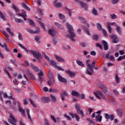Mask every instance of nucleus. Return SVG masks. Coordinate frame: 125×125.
I'll list each match as a JSON object with an SVG mask.
<instances>
[{
    "instance_id": "a211bd4d",
    "label": "nucleus",
    "mask_w": 125,
    "mask_h": 125,
    "mask_svg": "<svg viewBox=\"0 0 125 125\" xmlns=\"http://www.w3.org/2000/svg\"><path fill=\"white\" fill-rule=\"evenodd\" d=\"M76 62L79 66H80V67H84V64L83 63V62L77 60Z\"/></svg>"
},
{
    "instance_id": "6ab92c4d",
    "label": "nucleus",
    "mask_w": 125,
    "mask_h": 125,
    "mask_svg": "<svg viewBox=\"0 0 125 125\" xmlns=\"http://www.w3.org/2000/svg\"><path fill=\"white\" fill-rule=\"evenodd\" d=\"M49 81L47 82L49 85H51V84H53V83H55L53 77L51 78H49Z\"/></svg>"
},
{
    "instance_id": "6e6d98bb",
    "label": "nucleus",
    "mask_w": 125,
    "mask_h": 125,
    "mask_svg": "<svg viewBox=\"0 0 125 125\" xmlns=\"http://www.w3.org/2000/svg\"><path fill=\"white\" fill-rule=\"evenodd\" d=\"M109 38H110V39H113V40H114V39H116V38H117V37L115 35L112 34L111 35H110L109 36Z\"/></svg>"
},
{
    "instance_id": "c9c22d12",
    "label": "nucleus",
    "mask_w": 125,
    "mask_h": 125,
    "mask_svg": "<svg viewBox=\"0 0 125 125\" xmlns=\"http://www.w3.org/2000/svg\"><path fill=\"white\" fill-rule=\"evenodd\" d=\"M85 62L87 67H91V65L90 64V60L88 59L86 60Z\"/></svg>"
},
{
    "instance_id": "ddd939ff",
    "label": "nucleus",
    "mask_w": 125,
    "mask_h": 125,
    "mask_svg": "<svg viewBox=\"0 0 125 125\" xmlns=\"http://www.w3.org/2000/svg\"><path fill=\"white\" fill-rule=\"evenodd\" d=\"M48 63L49 65H51V66H52V67H54L55 68H56V67H57V63L54 60H50L48 62Z\"/></svg>"
},
{
    "instance_id": "09e8293b",
    "label": "nucleus",
    "mask_w": 125,
    "mask_h": 125,
    "mask_svg": "<svg viewBox=\"0 0 125 125\" xmlns=\"http://www.w3.org/2000/svg\"><path fill=\"white\" fill-rule=\"evenodd\" d=\"M50 98L53 102H55V101H56V98H55V96L50 95Z\"/></svg>"
},
{
    "instance_id": "052dcab7",
    "label": "nucleus",
    "mask_w": 125,
    "mask_h": 125,
    "mask_svg": "<svg viewBox=\"0 0 125 125\" xmlns=\"http://www.w3.org/2000/svg\"><path fill=\"white\" fill-rule=\"evenodd\" d=\"M90 55H93V56H95L96 55V52L95 51H92L90 53Z\"/></svg>"
},
{
    "instance_id": "0e129e2a",
    "label": "nucleus",
    "mask_w": 125,
    "mask_h": 125,
    "mask_svg": "<svg viewBox=\"0 0 125 125\" xmlns=\"http://www.w3.org/2000/svg\"><path fill=\"white\" fill-rule=\"evenodd\" d=\"M3 34L4 35V36H5V37L6 38H9V36L8 35V34H7V33H6V32H5V31H2Z\"/></svg>"
},
{
    "instance_id": "cd10ccee",
    "label": "nucleus",
    "mask_w": 125,
    "mask_h": 125,
    "mask_svg": "<svg viewBox=\"0 0 125 125\" xmlns=\"http://www.w3.org/2000/svg\"><path fill=\"white\" fill-rule=\"evenodd\" d=\"M71 94L72 96H76V97L80 96V93L75 91H72Z\"/></svg>"
},
{
    "instance_id": "4468645a",
    "label": "nucleus",
    "mask_w": 125,
    "mask_h": 125,
    "mask_svg": "<svg viewBox=\"0 0 125 125\" xmlns=\"http://www.w3.org/2000/svg\"><path fill=\"white\" fill-rule=\"evenodd\" d=\"M102 43L104 45V50H108L109 47L108 46V43L105 41H102Z\"/></svg>"
},
{
    "instance_id": "2eb2a0df",
    "label": "nucleus",
    "mask_w": 125,
    "mask_h": 125,
    "mask_svg": "<svg viewBox=\"0 0 125 125\" xmlns=\"http://www.w3.org/2000/svg\"><path fill=\"white\" fill-rule=\"evenodd\" d=\"M116 28L115 30L116 31L117 33L118 34H119V35H122V29H121V27L119 25H117V24L115 25Z\"/></svg>"
},
{
    "instance_id": "c03bdc74",
    "label": "nucleus",
    "mask_w": 125,
    "mask_h": 125,
    "mask_svg": "<svg viewBox=\"0 0 125 125\" xmlns=\"http://www.w3.org/2000/svg\"><path fill=\"white\" fill-rule=\"evenodd\" d=\"M44 58L46 59V60H47V61H48V62L50 61V60L49 59V57H48V56H46V55H45V54H44V53H42Z\"/></svg>"
},
{
    "instance_id": "6e6552de",
    "label": "nucleus",
    "mask_w": 125,
    "mask_h": 125,
    "mask_svg": "<svg viewBox=\"0 0 125 125\" xmlns=\"http://www.w3.org/2000/svg\"><path fill=\"white\" fill-rule=\"evenodd\" d=\"M57 78L58 81H59V82H60L61 83H67V79L62 77L61 76V75H60V74H57Z\"/></svg>"
},
{
    "instance_id": "0eeeda50",
    "label": "nucleus",
    "mask_w": 125,
    "mask_h": 125,
    "mask_svg": "<svg viewBox=\"0 0 125 125\" xmlns=\"http://www.w3.org/2000/svg\"><path fill=\"white\" fill-rule=\"evenodd\" d=\"M26 31H27L28 33H29V34H31L32 35L34 34H38V33H40V29H37L36 31H34L29 28H26Z\"/></svg>"
},
{
    "instance_id": "7ed1b4c3",
    "label": "nucleus",
    "mask_w": 125,
    "mask_h": 125,
    "mask_svg": "<svg viewBox=\"0 0 125 125\" xmlns=\"http://www.w3.org/2000/svg\"><path fill=\"white\" fill-rule=\"evenodd\" d=\"M93 94H94V95L97 97V98H98V99H99V100H100V99H101V98H100V97H102V98H103V99H106V98H105V97L104 96V95H103V94H102V93H101V92L100 91H98L96 92H93ZM98 95H99V97Z\"/></svg>"
},
{
    "instance_id": "8fccbe9b",
    "label": "nucleus",
    "mask_w": 125,
    "mask_h": 125,
    "mask_svg": "<svg viewBox=\"0 0 125 125\" xmlns=\"http://www.w3.org/2000/svg\"><path fill=\"white\" fill-rule=\"evenodd\" d=\"M102 31L103 32L104 36H105V37H108V34L107 33V31H106V30L103 29Z\"/></svg>"
},
{
    "instance_id": "f03ea898",
    "label": "nucleus",
    "mask_w": 125,
    "mask_h": 125,
    "mask_svg": "<svg viewBox=\"0 0 125 125\" xmlns=\"http://www.w3.org/2000/svg\"><path fill=\"white\" fill-rule=\"evenodd\" d=\"M107 25V30H108V32L110 33V34L112 33V31H113V28L111 27V26H115V25H117L116 24V22H107L106 23Z\"/></svg>"
},
{
    "instance_id": "393cba45",
    "label": "nucleus",
    "mask_w": 125,
    "mask_h": 125,
    "mask_svg": "<svg viewBox=\"0 0 125 125\" xmlns=\"http://www.w3.org/2000/svg\"><path fill=\"white\" fill-rule=\"evenodd\" d=\"M82 29L83 30V31H85V33L86 34H87V35H88V36H90V33H89L88 29H87L84 26H82Z\"/></svg>"
},
{
    "instance_id": "58836bf2",
    "label": "nucleus",
    "mask_w": 125,
    "mask_h": 125,
    "mask_svg": "<svg viewBox=\"0 0 125 125\" xmlns=\"http://www.w3.org/2000/svg\"><path fill=\"white\" fill-rule=\"evenodd\" d=\"M7 32H8V33H9V34L10 35V36H13V33H12V32H11V30H10V28H7L6 29Z\"/></svg>"
},
{
    "instance_id": "49530a36",
    "label": "nucleus",
    "mask_w": 125,
    "mask_h": 125,
    "mask_svg": "<svg viewBox=\"0 0 125 125\" xmlns=\"http://www.w3.org/2000/svg\"><path fill=\"white\" fill-rule=\"evenodd\" d=\"M97 28L100 31H102V26H101V24L98 23L97 25Z\"/></svg>"
},
{
    "instance_id": "dca6fc26",
    "label": "nucleus",
    "mask_w": 125,
    "mask_h": 125,
    "mask_svg": "<svg viewBox=\"0 0 125 125\" xmlns=\"http://www.w3.org/2000/svg\"><path fill=\"white\" fill-rule=\"evenodd\" d=\"M18 110L20 112V113H21V114L22 116V117H26V115H25V110L23 109L22 107L20 106L19 107Z\"/></svg>"
},
{
    "instance_id": "7c9ffc66",
    "label": "nucleus",
    "mask_w": 125,
    "mask_h": 125,
    "mask_svg": "<svg viewBox=\"0 0 125 125\" xmlns=\"http://www.w3.org/2000/svg\"><path fill=\"white\" fill-rule=\"evenodd\" d=\"M116 112L119 115V116H120V117H122L123 116V110L122 109H118L116 110Z\"/></svg>"
},
{
    "instance_id": "13d9d810",
    "label": "nucleus",
    "mask_w": 125,
    "mask_h": 125,
    "mask_svg": "<svg viewBox=\"0 0 125 125\" xmlns=\"http://www.w3.org/2000/svg\"><path fill=\"white\" fill-rule=\"evenodd\" d=\"M44 125H49V123L48 120L45 119H44Z\"/></svg>"
},
{
    "instance_id": "bf43d9fd",
    "label": "nucleus",
    "mask_w": 125,
    "mask_h": 125,
    "mask_svg": "<svg viewBox=\"0 0 125 125\" xmlns=\"http://www.w3.org/2000/svg\"><path fill=\"white\" fill-rule=\"evenodd\" d=\"M59 17L61 19H64L65 18V17L64 16V15L62 14H59Z\"/></svg>"
},
{
    "instance_id": "3c124183",
    "label": "nucleus",
    "mask_w": 125,
    "mask_h": 125,
    "mask_svg": "<svg viewBox=\"0 0 125 125\" xmlns=\"http://www.w3.org/2000/svg\"><path fill=\"white\" fill-rule=\"evenodd\" d=\"M37 12L39 13L40 14H41V15H43V13H42V9L41 8H38L37 9Z\"/></svg>"
},
{
    "instance_id": "680f3d73",
    "label": "nucleus",
    "mask_w": 125,
    "mask_h": 125,
    "mask_svg": "<svg viewBox=\"0 0 125 125\" xmlns=\"http://www.w3.org/2000/svg\"><path fill=\"white\" fill-rule=\"evenodd\" d=\"M56 69H57V70H59L60 71H64V69L62 68V67H60L59 66H57L56 67Z\"/></svg>"
},
{
    "instance_id": "37998d69",
    "label": "nucleus",
    "mask_w": 125,
    "mask_h": 125,
    "mask_svg": "<svg viewBox=\"0 0 125 125\" xmlns=\"http://www.w3.org/2000/svg\"><path fill=\"white\" fill-rule=\"evenodd\" d=\"M118 42H119V39H118V37L115 38L112 41V43H118Z\"/></svg>"
},
{
    "instance_id": "c756f323",
    "label": "nucleus",
    "mask_w": 125,
    "mask_h": 125,
    "mask_svg": "<svg viewBox=\"0 0 125 125\" xmlns=\"http://www.w3.org/2000/svg\"><path fill=\"white\" fill-rule=\"evenodd\" d=\"M31 67L35 72H39V68H38V67L34 66L32 64H31Z\"/></svg>"
},
{
    "instance_id": "de8ad7c7",
    "label": "nucleus",
    "mask_w": 125,
    "mask_h": 125,
    "mask_svg": "<svg viewBox=\"0 0 125 125\" xmlns=\"http://www.w3.org/2000/svg\"><path fill=\"white\" fill-rule=\"evenodd\" d=\"M78 19L81 21L82 22H85V19H84L83 18V17H78Z\"/></svg>"
},
{
    "instance_id": "423d86ee",
    "label": "nucleus",
    "mask_w": 125,
    "mask_h": 125,
    "mask_svg": "<svg viewBox=\"0 0 125 125\" xmlns=\"http://www.w3.org/2000/svg\"><path fill=\"white\" fill-rule=\"evenodd\" d=\"M75 1L76 2H79V3L81 5V7H83V8H84L85 9V10H87V4L84 3L81 1H80L79 0H75Z\"/></svg>"
},
{
    "instance_id": "72a5a7b5",
    "label": "nucleus",
    "mask_w": 125,
    "mask_h": 125,
    "mask_svg": "<svg viewBox=\"0 0 125 125\" xmlns=\"http://www.w3.org/2000/svg\"><path fill=\"white\" fill-rule=\"evenodd\" d=\"M75 109H77V113H79V110H81V105L79 104H76L75 105Z\"/></svg>"
},
{
    "instance_id": "a878e982",
    "label": "nucleus",
    "mask_w": 125,
    "mask_h": 125,
    "mask_svg": "<svg viewBox=\"0 0 125 125\" xmlns=\"http://www.w3.org/2000/svg\"><path fill=\"white\" fill-rule=\"evenodd\" d=\"M0 46L1 47H4L6 51H7L8 52L9 51V50H8V48H7V45H6V44L4 43L3 45L0 43Z\"/></svg>"
},
{
    "instance_id": "f704fd0d",
    "label": "nucleus",
    "mask_w": 125,
    "mask_h": 125,
    "mask_svg": "<svg viewBox=\"0 0 125 125\" xmlns=\"http://www.w3.org/2000/svg\"><path fill=\"white\" fill-rule=\"evenodd\" d=\"M115 82L117 83H120V78H119V76H118V74L115 75Z\"/></svg>"
},
{
    "instance_id": "f257e3e1",
    "label": "nucleus",
    "mask_w": 125,
    "mask_h": 125,
    "mask_svg": "<svg viewBox=\"0 0 125 125\" xmlns=\"http://www.w3.org/2000/svg\"><path fill=\"white\" fill-rule=\"evenodd\" d=\"M65 26L68 30V33H69V35L71 36V41H72V42H76V40H75V38H74L75 37H76V34L74 32L75 29H74L73 26L68 22L65 23Z\"/></svg>"
},
{
    "instance_id": "774afa93",
    "label": "nucleus",
    "mask_w": 125,
    "mask_h": 125,
    "mask_svg": "<svg viewBox=\"0 0 125 125\" xmlns=\"http://www.w3.org/2000/svg\"><path fill=\"white\" fill-rule=\"evenodd\" d=\"M78 113H80V114L81 115V116H82V117H83V116H84V115H83V110H81V109L79 110Z\"/></svg>"
},
{
    "instance_id": "aec40b11",
    "label": "nucleus",
    "mask_w": 125,
    "mask_h": 125,
    "mask_svg": "<svg viewBox=\"0 0 125 125\" xmlns=\"http://www.w3.org/2000/svg\"><path fill=\"white\" fill-rule=\"evenodd\" d=\"M22 18H23L24 21H26V20H27V19L26 18V17H27V15H26V12L25 11H24V10H22Z\"/></svg>"
},
{
    "instance_id": "ea45409f",
    "label": "nucleus",
    "mask_w": 125,
    "mask_h": 125,
    "mask_svg": "<svg viewBox=\"0 0 125 125\" xmlns=\"http://www.w3.org/2000/svg\"><path fill=\"white\" fill-rule=\"evenodd\" d=\"M38 22L39 23L40 25H41V28H42V29H43L44 30H45V28L44 27V24H43L40 21H38Z\"/></svg>"
},
{
    "instance_id": "e2e57ef3",
    "label": "nucleus",
    "mask_w": 125,
    "mask_h": 125,
    "mask_svg": "<svg viewBox=\"0 0 125 125\" xmlns=\"http://www.w3.org/2000/svg\"><path fill=\"white\" fill-rule=\"evenodd\" d=\"M24 105H27L28 104V100L27 99H23Z\"/></svg>"
},
{
    "instance_id": "20e7f679",
    "label": "nucleus",
    "mask_w": 125,
    "mask_h": 125,
    "mask_svg": "<svg viewBox=\"0 0 125 125\" xmlns=\"http://www.w3.org/2000/svg\"><path fill=\"white\" fill-rule=\"evenodd\" d=\"M88 68V69H87ZM85 70V74L86 75H89V76H91L94 72L93 71V68L92 66H90L89 67H87Z\"/></svg>"
},
{
    "instance_id": "4d7b16f0",
    "label": "nucleus",
    "mask_w": 125,
    "mask_h": 125,
    "mask_svg": "<svg viewBox=\"0 0 125 125\" xmlns=\"http://www.w3.org/2000/svg\"><path fill=\"white\" fill-rule=\"evenodd\" d=\"M64 118H66V119H67V120H68V121H71V120H72V119H71V117H70V116L67 115V114H64Z\"/></svg>"
},
{
    "instance_id": "1a4fd4ad",
    "label": "nucleus",
    "mask_w": 125,
    "mask_h": 125,
    "mask_svg": "<svg viewBox=\"0 0 125 125\" xmlns=\"http://www.w3.org/2000/svg\"><path fill=\"white\" fill-rule=\"evenodd\" d=\"M65 72L66 73V74H68L69 77L70 78H74V77L76 76V72H73L69 69L65 70Z\"/></svg>"
},
{
    "instance_id": "4c0bfd02",
    "label": "nucleus",
    "mask_w": 125,
    "mask_h": 125,
    "mask_svg": "<svg viewBox=\"0 0 125 125\" xmlns=\"http://www.w3.org/2000/svg\"><path fill=\"white\" fill-rule=\"evenodd\" d=\"M29 23L31 25V26H32V27H35V23L32 20L28 19Z\"/></svg>"
},
{
    "instance_id": "603ef678",
    "label": "nucleus",
    "mask_w": 125,
    "mask_h": 125,
    "mask_svg": "<svg viewBox=\"0 0 125 125\" xmlns=\"http://www.w3.org/2000/svg\"><path fill=\"white\" fill-rule=\"evenodd\" d=\"M0 18L1 19H2L3 20H5V18L4 17V16H3V14L1 12H0Z\"/></svg>"
},
{
    "instance_id": "39448f33",
    "label": "nucleus",
    "mask_w": 125,
    "mask_h": 125,
    "mask_svg": "<svg viewBox=\"0 0 125 125\" xmlns=\"http://www.w3.org/2000/svg\"><path fill=\"white\" fill-rule=\"evenodd\" d=\"M32 54H33V56H35L38 59H42V54L39 52H35L33 50L29 51Z\"/></svg>"
},
{
    "instance_id": "f3484780",
    "label": "nucleus",
    "mask_w": 125,
    "mask_h": 125,
    "mask_svg": "<svg viewBox=\"0 0 125 125\" xmlns=\"http://www.w3.org/2000/svg\"><path fill=\"white\" fill-rule=\"evenodd\" d=\"M54 6L55 7L59 8V7H62V4L61 3H57V1L55 0L54 1Z\"/></svg>"
},
{
    "instance_id": "2f4dec72",
    "label": "nucleus",
    "mask_w": 125,
    "mask_h": 125,
    "mask_svg": "<svg viewBox=\"0 0 125 125\" xmlns=\"http://www.w3.org/2000/svg\"><path fill=\"white\" fill-rule=\"evenodd\" d=\"M92 14H93V15L95 16H97L98 15V13L97 12V10H96V9H95V8H93L92 11Z\"/></svg>"
},
{
    "instance_id": "b1692460",
    "label": "nucleus",
    "mask_w": 125,
    "mask_h": 125,
    "mask_svg": "<svg viewBox=\"0 0 125 125\" xmlns=\"http://www.w3.org/2000/svg\"><path fill=\"white\" fill-rule=\"evenodd\" d=\"M22 7H23V8H24V9H26V10H28V11H31V9L30 8V7H28L27 6V5H26L25 3H23L21 4Z\"/></svg>"
},
{
    "instance_id": "a19ab883",
    "label": "nucleus",
    "mask_w": 125,
    "mask_h": 125,
    "mask_svg": "<svg viewBox=\"0 0 125 125\" xmlns=\"http://www.w3.org/2000/svg\"><path fill=\"white\" fill-rule=\"evenodd\" d=\"M13 7L14 9V10L16 11V12H19V9H18V7L16 6L15 5H13Z\"/></svg>"
},
{
    "instance_id": "4be33fe9",
    "label": "nucleus",
    "mask_w": 125,
    "mask_h": 125,
    "mask_svg": "<svg viewBox=\"0 0 125 125\" xmlns=\"http://www.w3.org/2000/svg\"><path fill=\"white\" fill-rule=\"evenodd\" d=\"M42 101L44 103H46L47 102H49L50 101V99L48 97H43L42 98Z\"/></svg>"
},
{
    "instance_id": "338daca9",
    "label": "nucleus",
    "mask_w": 125,
    "mask_h": 125,
    "mask_svg": "<svg viewBox=\"0 0 125 125\" xmlns=\"http://www.w3.org/2000/svg\"><path fill=\"white\" fill-rule=\"evenodd\" d=\"M110 116L108 114V113H106L105 114V118L106 120H109V118H110Z\"/></svg>"
},
{
    "instance_id": "412c9836",
    "label": "nucleus",
    "mask_w": 125,
    "mask_h": 125,
    "mask_svg": "<svg viewBox=\"0 0 125 125\" xmlns=\"http://www.w3.org/2000/svg\"><path fill=\"white\" fill-rule=\"evenodd\" d=\"M54 24L59 29H61V30H63L64 29V27L61 25L58 22H54Z\"/></svg>"
},
{
    "instance_id": "a18cd8bd",
    "label": "nucleus",
    "mask_w": 125,
    "mask_h": 125,
    "mask_svg": "<svg viewBox=\"0 0 125 125\" xmlns=\"http://www.w3.org/2000/svg\"><path fill=\"white\" fill-rule=\"evenodd\" d=\"M29 101H30L32 106H33V107H34V108H36L37 107V105H36V104H35V103H34V102H33V101L31 99H29Z\"/></svg>"
},
{
    "instance_id": "e433bc0d",
    "label": "nucleus",
    "mask_w": 125,
    "mask_h": 125,
    "mask_svg": "<svg viewBox=\"0 0 125 125\" xmlns=\"http://www.w3.org/2000/svg\"><path fill=\"white\" fill-rule=\"evenodd\" d=\"M15 21L17 23H22L23 22V21L20 19L15 18Z\"/></svg>"
},
{
    "instance_id": "79ce46f5",
    "label": "nucleus",
    "mask_w": 125,
    "mask_h": 125,
    "mask_svg": "<svg viewBox=\"0 0 125 125\" xmlns=\"http://www.w3.org/2000/svg\"><path fill=\"white\" fill-rule=\"evenodd\" d=\"M119 1L120 0H111V3L112 4H117Z\"/></svg>"
},
{
    "instance_id": "864d4df0",
    "label": "nucleus",
    "mask_w": 125,
    "mask_h": 125,
    "mask_svg": "<svg viewBox=\"0 0 125 125\" xmlns=\"http://www.w3.org/2000/svg\"><path fill=\"white\" fill-rule=\"evenodd\" d=\"M92 39L94 41H97V40H98V36L97 35H94L92 36Z\"/></svg>"
},
{
    "instance_id": "f8f14e48",
    "label": "nucleus",
    "mask_w": 125,
    "mask_h": 125,
    "mask_svg": "<svg viewBox=\"0 0 125 125\" xmlns=\"http://www.w3.org/2000/svg\"><path fill=\"white\" fill-rule=\"evenodd\" d=\"M48 33L52 37H54L56 35V30L54 29H49Z\"/></svg>"
},
{
    "instance_id": "69168bd1",
    "label": "nucleus",
    "mask_w": 125,
    "mask_h": 125,
    "mask_svg": "<svg viewBox=\"0 0 125 125\" xmlns=\"http://www.w3.org/2000/svg\"><path fill=\"white\" fill-rule=\"evenodd\" d=\"M51 119H52V120H53V121H54V122H55V123H56V119L55 118V117H54V116H53V115H51Z\"/></svg>"
},
{
    "instance_id": "473e14b6",
    "label": "nucleus",
    "mask_w": 125,
    "mask_h": 125,
    "mask_svg": "<svg viewBox=\"0 0 125 125\" xmlns=\"http://www.w3.org/2000/svg\"><path fill=\"white\" fill-rule=\"evenodd\" d=\"M110 17L111 19H117V18H118V16L115 14H112L110 15Z\"/></svg>"
},
{
    "instance_id": "c85d7f7f",
    "label": "nucleus",
    "mask_w": 125,
    "mask_h": 125,
    "mask_svg": "<svg viewBox=\"0 0 125 125\" xmlns=\"http://www.w3.org/2000/svg\"><path fill=\"white\" fill-rule=\"evenodd\" d=\"M96 119H97V122H101L102 121V116L98 114L96 116Z\"/></svg>"
},
{
    "instance_id": "bb28decb",
    "label": "nucleus",
    "mask_w": 125,
    "mask_h": 125,
    "mask_svg": "<svg viewBox=\"0 0 125 125\" xmlns=\"http://www.w3.org/2000/svg\"><path fill=\"white\" fill-rule=\"evenodd\" d=\"M101 89H102L103 91L104 92H107L108 91V90L107 89V87H105L104 85H102V86H99Z\"/></svg>"
},
{
    "instance_id": "9d476101",
    "label": "nucleus",
    "mask_w": 125,
    "mask_h": 125,
    "mask_svg": "<svg viewBox=\"0 0 125 125\" xmlns=\"http://www.w3.org/2000/svg\"><path fill=\"white\" fill-rule=\"evenodd\" d=\"M68 115H69V116H71V117H72V118H73V119H74V118L75 117V119H76V121H77V122H79V121H80V116H79V115H78V114H75L74 115V114H73V113L69 112Z\"/></svg>"
},
{
    "instance_id": "5fc2aeb1",
    "label": "nucleus",
    "mask_w": 125,
    "mask_h": 125,
    "mask_svg": "<svg viewBox=\"0 0 125 125\" xmlns=\"http://www.w3.org/2000/svg\"><path fill=\"white\" fill-rule=\"evenodd\" d=\"M48 74H49V79L53 78V75H52V72H51V71H50V70H49Z\"/></svg>"
},
{
    "instance_id": "9b49d317",
    "label": "nucleus",
    "mask_w": 125,
    "mask_h": 125,
    "mask_svg": "<svg viewBox=\"0 0 125 125\" xmlns=\"http://www.w3.org/2000/svg\"><path fill=\"white\" fill-rule=\"evenodd\" d=\"M55 57L57 61H58V62H62L65 63V59H64V58H62V57L56 55L55 56Z\"/></svg>"
},
{
    "instance_id": "5701e85b",
    "label": "nucleus",
    "mask_w": 125,
    "mask_h": 125,
    "mask_svg": "<svg viewBox=\"0 0 125 125\" xmlns=\"http://www.w3.org/2000/svg\"><path fill=\"white\" fill-rule=\"evenodd\" d=\"M26 114L27 115L28 120L32 121V118H31V115H30V110L28 109H26Z\"/></svg>"
}]
</instances>
